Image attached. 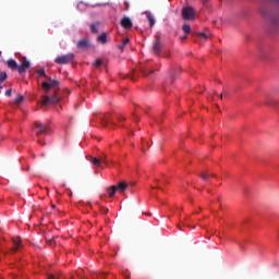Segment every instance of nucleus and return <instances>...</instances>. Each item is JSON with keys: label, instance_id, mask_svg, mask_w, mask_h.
Segmentation results:
<instances>
[{"label": "nucleus", "instance_id": "obj_1", "mask_svg": "<svg viewBox=\"0 0 279 279\" xmlns=\"http://www.w3.org/2000/svg\"><path fill=\"white\" fill-rule=\"evenodd\" d=\"M41 88L45 90L46 95H49L51 88H60V82L58 80L48 78V82L41 84Z\"/></svg>", "mask_w": 279, "mask_h": 279}, {"label": "nucleus", "instance_id": "obj_2", "mask_svg": "<svg viewBox=\"0 0 279 279\" xmlns=\"http://www.w3.org/2000/svg\"><path fill=\"white\" fill-rule=\"evenodd\" d=\"M181 14L184 21L195 20V9L193 7H184L181 11Z\"/></svg>", "mask_w": 279, "mask_h": 279}, {"label": "nucleus", "instance_id": "obj_3", "mask_svg": "<svg viewBox=\"0 0 279 279\" xmlns=\"http://www.w3.org/2000/svg\"><path fill=\"white\" fill-rule=\"evenodd\" d=\"M73 60H75V53L70 52L68 54H63V56L57 57L54 59V62L57 64H69V62H73Z\"/></svg>", "mask_w": 279, "mask_h": 279}, {"label": "nucleus", "instance_id": "obj_4", "mask_svg": "<svg viewBox=\"0 0 279 279\" xmlns=\"http://www.w3.org/2000/svg\"><path fill=\"white\" fill-rule=\"evenodd\" d=\"M151 51L155 56H160L162 51V43H160V35L155 36V40L153 41Z\"/></svg>", "mask_w": 279, "mask_h": 279}, {"label": "nucleus", "instance_id": "obj_5", "mask_svg": "<svg viewBox=\"0 0 279 279\" xmlns=\"http://www.w3.org/2000/svg\"><path fill=\"white\" fill-rule=\"evenodd\" d=\"M60 98L58 97V90L53 92L51 97L45 95L41 100V106H47V104H58Z\"/></svg>", "mask_w": 279, "mask_h": 279}, {"label": "nucleus", "instance_id": "obj_6", "mask_svg": "<svg viewBox=\"0 0 279 279\" xmlns=\"http://www.w3.org/2000/svg\"><path fill=\"white\" fill-rule=\"evenodd\" d=\"M90 162L94 165V167H101V165H108V157L106 155H102L101 157H90Z\"/></svg>", "mask_w": 279, "mask_h": 279}, {"label": "nucleus", "instance_id": "obj_7", "mask_svg": "<svg viewBox=\"0 0 279 279\" xmlns=\"http://www.w3.org/2000/svg\"><path fill=\"white\" fill-rule=\"evenodd\" d=\"M33 130L37 136H40V134H47V126L40 122H35Z\"/></svg>", "mask_w": 279, "mask_h": 279}, {"label": "nucleus", "instance_id": "obj_8", "mask_svg": "<svg viewBox=\"0 0 279 279\" xmlns=\"http://www.w3.org/2000/svg\"><path fill=\"white\" fill-rule=\"evenodd\" d=\"M77 49H82L83 51H86V49H90L93 45H90V40L84 38L76 43Z\"/></svg>", "mask_w": 279, "mask_h": 279}, {"label": "nucleus", "instance_id": "obj_9", "mask_svg": "<svg viewBox=\"0 0 279 279\" xmlns=\"http://www.w3.org/2000/svg\"><path fill=\"white\" fill-rule=\"evenodd\" d=\"M23 247V244L21 243V238H13V247L12 252H19Z\"/></svg>", "mask_w": 279, "mask_h": 279}, {"label": "nucleus", "instance_id": "obj_10", "mask_svg": "<svg viewBox=\"0 0 279 279\" xmlns=\"http://www.w3.org/2000/svg\"><path fill=\"white\" fill-rule=\"evenodd\" d=\"M121 26L124 27V29H132V20H130V17H123L121 20Z\"/></svg>", "mask_w": 279, "mask_h": 279}, {"label": "nucleus", "instance_id": "obj_11", "mask_svg": "<svg viewBox=\"0 0 279 279\" xmlns=\"http://www.w3.org/2000/svg\"><path fill=\"white\" fill-rule=\"evenodd\" d=\"M7 66L9 69H11L12 71H16L19 69V63H16V60H14V59H9L7 61Z\"/></svg>", "mask_w": 279, "mask_h": 279}, {"label": "nucleus", "instance_id": "obj_12", "mask_svg": "<svg viewBox=\"0 0 279 279\" xmlns=\"http://www.w3.org/2000/svg\"><path fill=\"white\" fill-rule=\"evenodd\" d=\"M140 71H141L142 75H144L145 77H147V75H151V73H154V70H150L148 65H142L140 68Z\"/></svg>", "mask_w": 279, "mask_h": 279}, {"label": "nucleus", "instance_id": "obj_13", "mask_svg": "<svg viewBox=\"0 0 279 279\" xmlns=\"http://www.w3.org/2000/svg\"><path fill=\"white\" fill-rule=\"evenodd\" d=\"M128 190V184L125 182H120L118 185H116V191H119L120 193H125Z\"/></svg>", "mask_w": 279, "mask_h": 279}, {"label": "nucleus", "instance_id": "obj_14", "mask_svg": "<svg viewBox=\"0 0 279 279\" xmlns=\"http://www.w3.org/2000/svg\"><path fill=\"white\" fill-rule=\"evenodd\" d=\"M97 43H99L100 45H106V43H108V35L106 33L99 35L97 37Z\"/></svg>", "mask_w": 279, "mask_h": 279}, {"label": "nucleus", "instance_id": "obj_15", "mask_svg": "<svg viewBox=\"0 0 279 279\" xmlns=\"http://www.w3.org/2000/svg\"><path fill=\"white\" fill-rule=\"evenodd\" d=\"M99 22L90 24V32L92 34H99Z\"/></svg>", "mask_w": 279, "mask_h": 279}, {"label": "nucleus", "instance_id": "obj_16", "mask_svg": "<svg viewBox=\"0 0 279 279\" xmlns=\"http://www.w3.org/2000/svg\"><path fill=\"white\" fill-rule=\"evenodd\" d=\"M108 197H113L117 193V185H111L107 189Z\"/></svg>", "mask_w": 279, "mask_h": 279}, {"label": "nucleus", "instance_id": "obj_17", "mask_svg": "<svg viewBox=\"0 0 279 279\" xmlns=\"http://www.w3.org/2000/svg\"><path fill=\"white\" fill-rule=\"evenodd\" d=\"M100 122L104 125V128H106L108 123H110V116L107 114V116L100 117Z\"/></svg>", "mask_w": 279, "mask_h": 279}, {"label": "nucleus", "instance_id": "obj_18", "mask_svg": "<svg viewBox=\"0 0 279 279\" xmlns=\"http://www.w3.org/2000/svg\"><path fill=\"white\" fill-rule=\"evenodd\" d=\"M24 99H25V98L23 97V95L19 94L13 104H14L15 106H21V104H23Z\"/></svg>", "mask_w": 279, "mask_h": 279}, {"label": "nucleus", "instance_id": "obj_19", "mask_svg": "<svg viewBox=\"0 0 279 279\" xmlns=\"http://www.w3.org/2000/svg\"><path fill=\"white\" fill-rule=\"evenodd\" d=\"M169 73H170V78L172 81L178 77V71H175V69H171Z\"/></svg>", "mask_w": 279, "mask_h": 279}, {"label": "nucleus", "instance_id": "obj_20", "mask_svg": "<svg viewBox=\"0 0 279 279\" xmlns=\"http://www.w3.org/2000/svg\"><path fill=\"white\" fill-rule=\"evenodd\" d=\"M8 80V73L5 72H0V84H3Z\"/></svg>", "mask_w": 279, "mask_h": 279}, {"label": "nucleus", "instance_id": "obj_21", "mask_svg": "<svg viewBox=\"0 0 279 279\" xmlns=\"http://www.w3.org/2000/svg\"><path fill=\"white\" fill-rule=\"evenodd\" d=\"M182 31L184 32V34H191V25L184 24L182 26Z\"/></svg>", "mask_w": 279, "mask_h": 279}, {"label": "nucleus", "instance_id": "obj_22", "mask_svg": "<svg viewBox=\"0 0 279 279\" xmlns=\"http://www.w3.org/2000/svg\"><path fill=\"white\" fill-rule=\"evenodd\" d=\"M21 64L22 66L29 69V61H27V58H23Z\"/></svg>", "mask_w": 279, "mask_h": 279}, {"label": "nucleus", "instance_id": "obj_23", "mask_svg": "<svg viewBox=\"0 0 279 279\" xmlns=\"http://www.w3.org/2000/svg\"><path fill=\"white\" fill-rule=\"evenodd\" d=\"M17 71L20 74H23V73H25V71H27V68H24V65L20 64V65H17Z\"/></svg>", "mask_w": 279, "mask_h": 279}, {"label": "nucleus", "instance_id": "obj_24", "mask_svg": "<svg viewBox=\"0 0 279 279\" xmlns=\"http://www.w3.org/2000/svg\"><path fill=\"white\" fill-rule=\"evenodd\" d=\"M148 21H149L150 27H154V25H156V20H154V16L148 15Z\"/></svg>", "mask_w": 279, "mask_h": 279}, {"label": "nucleus", "instance_id": "obj_25", "mask_svg": "<svg viewBox=\"0 0 279 279\" xmlns=\"http://www.w3.org/2000/svg\"><path fill=\"white\" fill-rule=\"evenodd\" d=\"M37 73H38V75H39L40 77H47V73L45 72V69L38 70Z\"/></svg>", "mask_w": 279, "mask_h": 279}, {"label": "nucleus", "instance_id": "obj_26", "mask_svg": "<svg viewBox=\"0 0 279 279\" xmlns=\"http://www.w3.org/2000/svg\"><path fill=\"white\" fill-rule=\"evenodd\" d=\"M101 64H104V61L101 59H97L95 62L96 69H99V66H101Z\"/></svg>", "mask_w": 279, "mask_h": 279}, {"label": "nucleus", "instance_id": "obj_27", "mask_svg": "<svg viewBox=\"0 0 279 279\" xmlns=\"http://www.w3.org/2000/svg\"><path fill=\"white\" fill-rule=\"evenodd\" d=\"M209 175H210V174H208V173H206V172H202V173L199 174V178H202V180H208Z\"/></svg>", "mask_w": 279, "mask_h": 279}, {"label": "nucleus", "instance_id": "obj_28", "mask_svg": "<svg viewBox=\"0 0 279 279\" xmlns=\"http://www.w3.org/2000/svg\"><path fill=\"white\" fill-rule=\"evenodd\" d=\"M48 241V245H50V247H53V245H56V238L49 239Z\"/></svg>", "mask_w": 279, "mask_h": 279}, {"label": "nucleus", "instance_id": "obj_29", "mask_svg": "<svg viewBox=\"0 0 279 279\" xmlns=\"http://www.w3.org/2000/svg\"><path fill=\"white\" fill-rule=\"evenodd\" d=\"M5 97H12V88L5 92Z\"/></svg>", "mask_w": 279, "mask_h": 279}, {"label": "nucleus", "instance_id": "obj_30", "mask_svg": "<svg viewBox=\"0 0 279 279\" xmlns=\"http://www.w3.org/2000/svg\"><path fill=\"white\" fill-rule=\"evenodd\" d=\"M130 43V38H125L122 40V45L123 47H125V45H128Z\"/></svg>", "mask_w": 279, "mask_h": 279}, {"label": "nucleus", "instance_id": "obj_31", "mask_svg": "<svg viewBox=\"0 0 279 279\" xmlns=\"http://www.w3.org/2000/svg\"><path fill=\"white\" fill-rule=\"evenodd\" d=\"M198 36H202V38L208 39V35H206V33H201L198 34Z\"/></svg>", "mask_w": 279, "mask_h": 279}, {"label": "nucleus", "instance_id": "obj_32", "mask_svg": "<svg viewBox=\"0 0 279 279\" xmlns=\"http://www.w3.org/2000/svg\"><path fill=\"white\" fill-rule=\"evenodd\" d=\"M101 213H102L104 215H108V208L102 207V208H101Z\"/></svg>", "mask_w": 279, "mask_h": 279}, {"label": "nucleus", "instance_id": "obj_33", "mask_svg": "<svg viewBox=\"0 0 279 279\" xmlns=\"http://www.w3.org/2000/svg\"><path fill=\"white\" fill-rule=\"evenodd\" d=\"M118 121H125V117H123V116H118Z\"/></svg>", "mask_w": 279, "mask_h": 279}, {"label": "nucleus", "instance_id": "obj_34", "mask_svg": "<svg viewBox=\"0 0 279 279\" xmlns=\"http://www.w3.org/2000/svg\"><path fill=\"white\" fill-rule=\"evenodd\" d=\"M118 49H120V51H123L125 49V46H123V44L121 46L118 47Z\"/></svg>", "mask_w": 279, "mask_h": 279}, {"label": "nucleus", "instance_id": "obj_35", "mask_svg": "<svg viewBox=\"0 0 279 279\" xmlns=\"http://www.w3.org/2000/svg\"><path fill=\"white\" fill-rule=\"evenodd\" d=\"M48 279H56V276H53V275H48Z\"/></svg>", "mask_w": 279, "mask_h": 279}, {"label": "nucleus", "instance_id": "obj_36", "mask_svg": "<svg viewBox=\"0 0 279 279\" xmlns=\"http://www.w3.org/2000/svg\"><path fill=\"white\" fill-rule=\"evenodd\" d=\"M186 38H187L186 35H185V36H182V37H181V40H186Z\"/></svg>", "mask_w": 279, "mask_h": 279}, {"label": "nucleus", "instance_id": "obj_37", "mask_svg": "<svg viewBox=\"0 0 279 279\" xmlns=\"http://www.w3.org/2000/svg\"><path fill=\"white\" fill-rule=\"evenodd\" d=\"M203 3L206 5L208 3V0H203Z\"/></svg>", "mask_w": 279, "mask_h": 279}, {"label": "nucleus", "instance_id": "obj_38", "mask_svg": "<svg viewBox=\"0 0 279 279\" xmlns=\"http://www.w3.org/2000/svg\"><path fill=\"white\" fill-rule=\"evenodd\" d=\"M111 123V125H113V126H116L117 125V123H114V122H110Z\"/></svg>", "mask_w": 279, "mask_h": 279}, {"label": "nucleus", "instance_id": "obj_39", "mask_svg": "<svg viewBox=\"0 0 279 279\" xmlns=\"http://www.w3.org/2000/svg\"><path fill=\"white\" fill-rule=\"evenodd\" d=\"M220 99H223V94H220Z\"/></svg>", "mask_w": 279, "mask_h": 279}, {"label": "nucleus", "instance_id": "obj_40", "mask_svg": "<svg viewBox=\"0 0 279 279\" xmlns=\"http://www.w3.org/2000/svg\"><path fill=\"white\" fill-rule=\"evenodd\" d=\"M38 143H39V145H45V144H43V142H40V141H38Z\"/></svg>", "mask_w": 279, "mask_h": 279}, {"label": "nucleus", "instance_id": "obj_41", "mask_svg": "<svg viewBox=\"0 0 279 279\" xmlns=\"http://www.w3.org/2000/svg\"><path fill=\"white\" fill-rule=\"evenodd\" d=\"M157 189H159V191H162V187H160V186H157Z\"/></svg>", "mask_w": 279, "mask_h": 279}, {"label": "nucleus", "instance_id": "obj_42", "mask_svg": "<svg viewBox=\"0 0 279 279\" xmlns=\"http://www.w3.org/2000/svg\"><path fill=\"white\" fill-rule=\"evenodd\" d=\"M0 90H3V86L0 85Z\"/></svg>", "mask_w": 279, "mask_h": 279}, {"label": "nucleus", "instance_id": "obj_43", "mask_svg": "<svg viewBox=\"0 0 279 279\" xmlns=\"http://www.w3.org/2000/svg\"><path fill=\"white\" fill-rule=\"evenodd\" d=\"M167 183H169V181H163V184H167Z\"/></svg>", "mask_w": 279, "mask_h": 279}, {"label": "nucleus", "instance_id": "obj_44", "mask_svg": "<svg viewBox=\"0 0 279 279\" xmlns=\"http://www.w3.org/2000/svg\"><path fill=\"white\" fill-rule=\"evenodd\" d=\"M267 106H269V101L266 100Z\"/></svg>", "mask_w": 279, "mask_h": 279}, {"label": "nucleus", "instance_id": "obj_45", "mask_svg": "<svg viewBox=\"0 0 279 279\" xmlns=\"http://www.w3.org/2000/svg\"><path fill=\"white\" fill-rule=\"evenodd\" d=\"M211 178H215V174H210Z\"/></svg>", "mask_w": 279, "mask_h": 279}, {"label": "nucleus", "instance_id": "obj_46", "mask_svg": "<svg viewBox=\"0 0 279 279\" xmlns=\"http://www.w3.org/2000/svg\"><path fill=\"white\" fill-rule=\"evenodd\" d=\"M52 208H56V205H52Z\"/></svg>", "mask_w": 279, "mask_h": 279}, {"label": "nucleus", "instance_id": "obj_47", "mask_svg": "<svg viewBox=\"0 0 279 279\" xmlns=\"http://www.w3.org/2000/svg\"><path fill=\"white\" fill-rule=\"evenodd\" d=\"M93 279H95V276L93 277Z\"/></svg>", "mask_w": 279, "mask_h": 279}]
</instances>
